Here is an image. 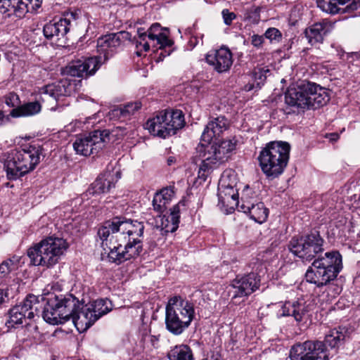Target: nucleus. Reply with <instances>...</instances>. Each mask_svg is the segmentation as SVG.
I'll list each match as a JSON object with an SVG mask.
<instances>
[{"label": "nucleus", "mask_w": 360, "mask_h": 360, "mask_svg": "<svg viewBox=\"0 0 360 360\" xmlns=\"http://www.w3.org/2000/svg\"><path fill=\"white\" fill-rule=\"evenodd\" d=\"M317 6L329 14L341 13V9L333 0H316Z\"/></svg>", "instance_id": "nucleus-41"}, {"label": "nucleus", "mask_w": 360, "mask_h": 360, "mask_svg": "<svg viewBox=\"0 0 360 360\" xmlns=\"http://www.w3.org/2000/svg\"><path fill=\"white\" fill-rule=\"evenodd\" d=\"M23 333L26 336L24 340H36L40 337L38 327L34 323H27L23 329Z\"/></svg>", "instance_id": "nucleus-43"}, {"label": "nucleus", "mask_w": 360, "mask_h": 360, "mask_svg": "<svg viewBox=\"0 0 360 360\" xmlns=\"http://www.w3.org/2000/svg\"><path fill=\"white\" fill-rule=\"evenodd\" d=\"M41 110V105L39 101L28 102L12 109L9 115L13 117L33 116Z\"/></svg>", "instance_id": "nucleus-30"}, {"label": "nucleus", "mask_w": 360, "mask_h": 360, "mask_svg": "<svg viewBox=\"0 0 360 360\" xmlns=\"http://www.w3.org/2000/svg\"><path fill=\"white\" fill-rule=\"evenodd\" d=\"M4 117V111L0 110V124H2Z\"/></svg>", "instance_id": "nucleus-55"}, {"label": "nucleus", "mask_w": 360, "mask_h": 360, "mask_svg": "<svg viewBox=\"0 0 360 360\" xmlns=\"http://www.w3.org/2000/svg\"><path fill=\"white\" fill-rule=\"evenodd\" d=\"M90 309L98 316V319L111 311L112 304L108 299H100L89 304Z\"/></svg>", "instance_id": "nucleus-34"}, {"label": "nucleus", "mask_w": 360, "mask_h": 360, "mask_svg": "<svg viewBox=\"0 0 360 360\" xmlns=\"http://www.w3.org/2000/svg\"><path fill=\"white\" fill-rule=\"evenodd\" d=\"M323 239L319 232L294 236L288 243L289 250L302 260L311 261L323 251Z\"/></svg>", "instance_id": "nucleus-11"}, {"label": "nucleus", "mask_w": 360, "mask_h": 360, "mask_svg": "<svg viewBox=\"0 0 360 360\" xmlns=\"http://www.w3.org/2000/svg\"><path fill=\"white\" fill-rule=\"evenodd\" d=\"M328 30L324 23H315L305 30V37L308 42L311 45L323 42V37L326 34Z\"/></svg>", "instance_id": "nucleus-29"}, {"label": "nucleus", "mask_w": 360, "mask_h": 360, "mask_svg": "<svg viewBox=\"0 0 360 360\" xmlns=\"http://www.w3.org/2000/svg\"><path fill=\"white\" fill-rule=\"evenodd\" d=\"M290 360H328L325 344L308 340L294 345L290 352Z\"/></svg>", "instance_id": "nucleus-13"}, {"label": "nucleus", "mask_w": 360, "mask_h": 360, "mask_svg": "<svg viewBox=\"0 0 360 360\" xmlns=\"http://www.w3.org/2000/svg\"><path fill=\"white\" fill-rule=\"evenodd\" d=\"M347 330L345 328L338 327L328 331L325 336V343L330 348L340 347L345 339Z\"/></svg>", "instance_id": "nucleus-31"}, {"label": "nucleus", "mask_w": 360, "mask_h": 360, "mask_svg": "<svg viewBox=\"0 0 360 360\" xmlns=\"http://www.w3.org/2000/svg\"><path fill=\"white\" fill-rule=\"evenodd\" d=\"M8 289L0 288V304L8 300Z\"/></svg>", "instance_id": "nucleus-49"}, {"label": "nucleus", "mask_w": 360, "mask_h": 360, "mask_svg": "<svg viewBox=\"0 0 360 360\" xmlns=\"http://www.w3.org/2000/svg\"><path fill=\"white\" fill-rule=\"evenodd\" d=\"M224 22L226 25H231L232 21L236 19V15L233 12H230L228 9H224L221 12Z\"/></svg>", "instance_id": "nucleus-47"}, {"label": "nucleus", "mask_w": 360, "mask_h": 360, "mask_svg": "<svg viewBox=\"0 0 360 360\" xmlns=\"http://www.w3.org/2000/svg\"><path fill=\"white\" fill-rule=\"evenodd\" d=\"M185 124L184 115L180 110L159 112L154 117L149 119L146 127L154 136L163 139L174 135Z\"/></svg>", "instance_id": "nucleus-10"}, {"label": "nucleus", "mask_w": 360, "mask_h": 360, "mask_svg": "<svg viewBox=\"0 0 360 360\" xmlns=\"http://www.w3.org/2000/svg\"><path fill=\"white\" fill-rule=\"evenodd\" d=\"M261 8L257 6H252L245 11V18L252 22H257L260 19Z\"/></svg>", "instance_id": "nucleus-44"}, {"label": "nucleus", "mask_w": 360, "mask_h": 360, "mask_svg": "<svg viewBox=\"0 0 360 360\" xmlns=\"http://www.w3.org/2000/svg\"><path fill=\"white\" fill-rule=\"evenodd\" d=\"M141 107V102L135 101L134 103H128L122 107L115 108L112 112L115 115L126 117L133 115L136 111L139 110Z\"/></svg>", "instance_id": "nucleus-39"}, {"label": "nucleus", "mask_w": 360, "mask_h": 360, "mask_svg": "<svg viewBox=\"0 0 360 360\" xmlns=\"http://www.w3.org/2000/svg\"><path fill=\"white\" fill-rule=\"evenodd\" d=\"M147 36L152 44V46L157 47L160 50L159 53L160 60H163L164 58L171 54L173 41L162 32L160 24H153L148 30Z\"/></svg>", "instance_id": "nucleus-18"}, {"label": "nucleus", "mask_w": 360, "mask_h": 360, "mask_svg": "<svg viewBox=\"0 0 360 360\" xmlns=\"http://www.w3.org/2000/svg\"><path fill=\"white\" fill-rule=\"evenodd\" d=\"M42 148L39 145H25L8 155L4 164L8 180L14 181L33 170L40 161Z\"/></svg>", "instance_id": "nucleus-6"}, {"label": "nucleus", "mask_w": 360, "mask_h": 360, "mask_svg": "<svg viewBox=\"0 0 360 360\" xmlns=\"http://www.w3.org/2000/svg\"><path fill=\"white\" fill-rule=\"evenodd\" d=\"M41 0H0V13L8 17L22 18L30 10L38 6Z\"/></svg>", "instance_id": "nucleus-19"}, {"label": "nucleus", "mask_w": 360, "mask_h": 360, "mask_svg": "<svg viewBox=\"0 0 360 360\" xmlns=\"http://www.w3.org/2000/svg\"><path fill=\"white\" fill-rule=\"evenodd\" d=\"M229 126V120L224 116L212 117L206 125L202 136V142H210L214 137L219 136Z\"/></svg>", "instance_id": "nucleus-24"}, {"label": "nucleus", "mask_w": 360, "mask_h": 360, "mask_svg": "<svg viewBox=\"0 0 360 360\" xmlns=\"http://www.w3.org/2000/svg\"><path fill=\"white\" fill-rule=\"evenodd\" d=\"M101 58V56H94L72 61L66 68V72L70 76L78 77L93 75L100 68Z\"/></svg>", "instance_id": "nucleus-16"}, {"label": "nucleus", "mask_w": 360, "mask_h": 360, "mask_svg": "<svg viewBox=\"0 0 360 360\" xmlns=\"http://www.w3.org/2000/svg\"><path fill=\"white\" fill-rule=\"evenodd\" d=\"M235 195V188L231 186L221 185L219 188V202L224 206H229V198Z\"/></svg>", "instance_id": "nucleus-40"}, {"label": "nucleus", "mask_w": 360, "mask_h": 360, "mask_svg": "<svg viewBox=\"0 0 360 360\" xmlns=\"http://www.w3.org/2000/svg\"><path fill=\"white\" fill-rule=\"evenodd\" d=\"M18 257H13L3 261L0 264V281L6 280L10 273L18 268Z\"/></svg>", "instance_id": "nucleus-38"}, {"label": "nucleus", "mask_w": 360, "mask_h": 360, "mask_svg": "<svg viewBox=\"0 0 360 360\" xmlns=\"http://www.w3.org/2000/svg\"><path fill=\"white\" fill-rule=\"evenodd\" d=\"M4 103L8 108H15L20 106V101L18 94L10 92L4 98Z\"/></svg>", "instance_id": "nucleus-45"}, {"label": "nucleus", "mask_w": 360, "mask_h": 360, "mask_svg": "<svg viewBox=\"0 0 360 360\" xmlns=\"http://www.w3.org/2000/svg\"><path fill=\"white\" fill-rule=\"evenodd\" d=\"M73 89L74 85L72 83L67 79H62L44 86L40 92L41 99L56 102L62 96H70Z\"/></svg>", "instance_id": "nucleus-21"}, {"label": "nucleus", "mask_w": 360, "mask_h": 360, "mask_svg": "<svg viewBox=\"0 0 360 360\" xmlns=\"http://www.w3.org/2000/svg\"><path fill=\"white\" fill-rule=\"evenodd\" d=\"M141 341L144 347L158 348L159 347L160 335L151 334L150 329L146 327L141 330Z\"/></svg>", "instance_id": "nucleus-37"}, {"label": "nucleus", "mask_w": 360, "mask_h": 360, "mask_svg": "<svg viewBox=\"0 0 360 360\" xmlns=\"http://www.w3.org/2000/svg\"><path fill=\"white\" fill-rule=\"evenodd\" d=\"M129 39L127 32L110 33L99 37L97 40L98 56H101V64L112 56L117 49L127 39Z\"/></svg>", "instance_id": "nucleus-15"}, {"label": "nucleus", "mask_w": 360, "mask_h": 360, "mask_svg": "<svg viewBox=\"0 0 360 360\" xmlns=\"http://www.w3.org/2000/svg\"><path fill=\"white\" fill-rule=\"evenodd\" d=\"M180 218V210L179 205H175L170 210V214L166 219L165 222H162L166 232H174L179 227Z\"/></svg>", "instance_id": "nucleus-33"}, {"label": "nucleus", "mask_w": 360, "mask_h": 360, "mask_svg": "<svg viewBox=\"0 0 360 360\" xmlns=\"http://www.w3.org/2000/svg\"><path fill=\"white\" fill-rule=\"evenodd\" d=\"M201 360H210V359H208V358H205V359H201Z\"/></svg>", "instance_id": "nucleus-57"}, {"label": "nucleus", "mask_w": 360, "mask_h": 360, "mask_svg": "<svg viewBox=\"0 0 360 360\" xmlns=\"http://www.w3.org/2000/svg\"><path fill=\"white\" fill-rule=\"evenodd\" d=\"M281 316H291L300 322L307 312L305 303L302 301L285 302L280 310Z\"/></svg>", "instance_id": "nucleus-26"}, {"label": "nucleus", "mask_w": 360, "mask_h": 360, "mask_svg": "<svg viewBox=\"0 0 360 360\" xmlns=\"http://www.w3.org/2000/svg\"><path fill=\"white\" fill-rule=\"evenodd\" d=\"M144 229L143 222L124 217L105 221L98 229V236L109 260L120 264L141 255Z\"/></svg>", "instance_id": "nucleus-1"}, {"label": "nucleus", "mask_w": 360, "mask_h": 360, "mask_svg": "<svg viewBox=\"0 0 360 360\" xmlns=\"http://www.w3.org/2000/svg\"><path fill=\"white\" fill-rule=\"evenodd\" d=\"M109 130H95L88 135L79 136L73 143V148L77 154L89 156L98 153L104 143L109 141Z\"/></svg>", "instance_id": "nucleus-12"}, {"label": "nucleus", "mask_w": 360, "mask_h": 360, "mask_svg": "<svg viewBox=\"0 0 360 360\" xmlns=\"http://www.w3.org/2000/svg\"><path fill=\"white\" fill-rule=\"evenodd\" d=\"M210 360H224L219 352H214L210 357Z\"/></svg>", "instance_id": "nucleus-52"}, {"label": "nucleus", "mask_w": 360, "mask_h": 360, "mask_svg": "<svg viewBox=\"0 0 360 360\" xmlns=\"http://www.w3.org/2000/svg\"><path fill=\"white\" fill-rule=\"evenodd\" d=\"M206 62L218 73L228 72L233 65V55L226 47L209 51L205 57Z\"/></svg>", "instance_id": "nucleus-17"}, {"label": "nucleus", "mask_w": 360, "mask_h": 360, "mask_svg": "<svg viewBox=\"0 0 360 360\" xmlns=\"http://www.w3.org/2000/svg\"><path fill=\"white\" fill-rule=\"evenodd\" d=\"M260 282V276L255 272L241 277L237 276L231 284L235 290L233 297H244L252 294L259 288Z\"/></svg>", "instance_id": "nucleus-20"}, {"label": "nucleus", "mask_w": 360, "mask_h": 360, "mask_svg": "<svg viewBox=\"0 0 360 360\" xmlns=\"http://www.w3.org/2000/svg\"><path fill=\"white\" fill-rule=\"evenodd\" d=\"M147 32L143 29L138 30V37L134 38V44L136 49V53L138 56H141L143 52H146L152 46L150 41H148Z\"/></svg>", "instance_id": "nucleus-35"}, {"label": "nucleus", "mask_w": 360, "mask_h": 360, "mask_svg": "<svg viewBox=\"0 0 360 360\" xmlns=\"http://www.w3.org/2000/svg\"><path fill=\"white\" fill-rule=\"evenodd\" d=\"M45 305L42 316L44 320L52 325L65 323L72 318L82 305L79 300L72 294L49 293L44 297Z\"/></svg>", "instance_id": "nucleus-4"}, {"label": "nucleus", "mask_w": 360, "mask_h": 360, "mask_svg": "<svg viewBox=\"0 0 360 360\" xmlns=\"http://www.w3.org/2000/svg\"><path fill=\"white\" fill-rule=\"evenodd\" d=\"M236 148V144L231 140H223L211 143H200L196 148L197 153L201 158L198 170V177L205 181L207 176L228 158V155Z\"/></svg>", "instance_id": "nucleus-7"}, {"label": "nucleus", "mask_w": 360, "mask_h": 360, "mask_svg": "<svg viewBox=\"0 0 360 360\" xmlns=\"http://www.w3.org/2000/svg\"><path fill=\"white\" fill-rule=\"evenodd\" d=\"M270 70L267 66H257L252 72V78L254 80V84L251 85L248 90L250 91L253 89L255 84L257 88H260L261 85H263L266 77L267 74L269 73Z\"/></svg>", "instance_id": "nucleus-36"}, {"label": "nucleus", "mask_w": 360, "mask_h": 360, "mask_svg": "<svg viewBox=\"0 0 360 360\" xmlns=\"http://www.w3.org/2000/svg\"><path fill=\"white\" fill-rule=\"evenodd\" d=\"M336 5H347L345 8H340L341 13H352L360 8V0H333Z\"/></svg>", "instance_id": "nucleus-42"}, {"label": "nucleus", "mask_w": 360, "mask_h": 360, "mask_svg": "<svg viewBox=\"0 0 360 360\" xmlns=\"http://www.w3.org/2000/svg\"><path fill=\"white\" fill-rule=\"evenodd\" d=\"M68 247L65 240L48 237L29 248L27 256L33 265L51 268L58 263Z\"/></svg>", "instance_id": "nucleus-9"}, {"label": "nucleus", "mask_w": 360, "mask_h": 360, "mask_svg": "<svg viewBox=\"0 0 360 360\" xmlns=\"http://www.w3.org/2000/svg\"><path fill=\"white\" fill-rule=\"evenodd\" d=\"M167 162L168 165H172L175 162V158L174 157H169Z\"/></svg>", "instance_id": "nucleus-53"}, {"label": "nucleus", "mask_w": 360, "mask_h": 360, "mask_svg": "<svg viewBox=\"0 0 360 360\" xmlns=\"http://www.w3.org/2000/svg\"><path fill=\"white\" fill-rule=\"evenodd\" d=\"M245 195L241 197L242 205L240 209L242 211L248 214L250 218L255 221L262 224L266 221L269 214V210L264 206L262 202L254 203L252 200H245Z\"/></svg>", "instance_id": "nucleus-25"}, {"label": "nucleus", "mask_w": 360, "mask_h": 360, "mask_svg": "<svg viewBox=\"0 0 360 360\" xmlns=\"http://www.w3.org/2000/svg\"><path fill=\"white\" fill-rule=\"evenodd\" d=\"M329 96L326 89L309 82L303 81L295 86H290L285 93L283 111L285 114L295 112L294 108L316 109L326 105Z\"/></svg>", "instance_id": "nucleus-3"}, {"label": "nucleus", "mask_w": 360, "mask_h": 360, "mask_svg": "<svg viewBox=\"0 0 360 360\" xmlns=\"http://www.w3.org/2000/svg\"><path fill=\"white\" fill-rule=\"evenodd\" d=\"M238 205V195L237 189L235 188V195L229 198V206L233 207Z\"/></svg>", "instance_id": "nucleus-50"}, {"label": "nucleus", "mask_w": 360, "mask_h": 360, "mask_svg": "<svg viewBox=\"0 0 360 360\" xmlns=\"http://www.w3.org/2000/svg\"><path fill=\"white\" fill-rule=\"evenodd\" d=\"M82 305L75 313L72 320L79 333L87 330L98 319V316L90 309L89 304Z\"/></svg>", "instance_id": "nucleus-23"}, {"label": "nucleus", "mask_w": 360, "mask_h": 360, "mask_svg": "<svg viewBox=\"0 0 360 360\" xmlns=\"http://www.w3.org/2000/svg\"><path fill=\"white\" fill-rule=\"evenodd\" d=\"M195 317L194 305L179 296L170 298L166 306V329L174 335L182 334Z\"/></svg>", "instance_id": "nucleus-8"}, {"label": "nucleus", "mask_w": 360, "mask_h": 360, "mask_svg": "<svg viewBox=\"0 0 360 360\" xmlns=\"http://www.w3.org/2000/svg\"><path fill=\"white\" fill-rule=\"evenodd\" d=\"M70 20L60 18L59 20L51 21L46 23L43 28V33L46 39L58 43L60 41L64 42L66 34L70 29Z\"/></svg>", "instance_id": "nucleus-22"}, {"label": "nucleus", "mask_w": 360, "mask_h": 360, "mask_svg": "<svg viewBox=\"0 0 360 360\" xmlns=\"http://www.w3.org/2000/svg\"><path fill=\"white\" fill-rule=\"evenodd\" d=\"M174 196V190L173 186L164 188L159 192H157L153 200L154 210L159 214L163 213Z\"/></svg>", "instance_id": "nucleus-27"}, {"label": "nucleus", "mask_w": 360, "mask_h": 360, "mask_svg": "<svg viewBox=\"0 0 360 360\" xmlns=\"http://www.w3.org/2000/svg\"><path fill=\"white\" fill-rule=\"evenodd\" d=\"M342 268V256L338 251L326 252L315 259L305 274L306 281L317 287L327 285L328 295L334 298L342 291L339 285L331 283Z\"/></svg>", "instance_id": "nucleus-2"}, {"label": "nucleus", "mask_w": 360, "mask_h": 360, "mask_svg": "<svg viewBox=\"0 0 360 360\" xmlns=\"http://www.w3.org/2000/svg\"><path fill=\"white\" fill-rule=\"evenodd\" d=\"M252 190L250 188L249 186H245L244 190L243 191L242 196L245 193V198L244 200H252L250 196V194H252Z\"/></svg>", "instance_id": "nucleus-51"}, {"label": "nucleus", "mask_w": 360, "mask_h": 360, "mask_svg": "<svg viewBox=\"0 0 360 360\" xmlns=\"http://www.w3.org/2000/svg\"><path fill=\"white\" fill-rule=\"evenodd\" d=\"M339 136L337 134H330V139L331 141H336L338 139Z\"/></svg>", "instance_id": "nucleus-54"}, {"label": "nucleus", "mask_w": 360, "mask_h": 360, "mask_svg": "<svg viewBox=\"0 0 360 360\" xmlns=\"http://www.w3.org/2000/svg\"><path fill=\"white\" fill-rule=\"evenodd\" d=\"M169 360H194L191 349L186 345H176L168 352Z\"/></svg>", "instance_id": "nucleus-32"}, {"label": "nucleus", "mask_w": 360, "mask_h": 360, "mask_svg": "<svg viewBox=\"0 0 360 360\" xmlns=\"http://www.w3.org/2000/svg\"><path fill=\"white\" fill-rule=\"evenodd\" d=\"M114 184L110 179L98 177L88 190L82 195V199H88L90 195H100L108 192Z\"/></svg>", "instance_id": "nucleus-28"}, {"label": "nucleus", "mask_w": 360, "mask_h": 360, "mask_svg": "<svg viewBox=\"0 0 360 360\" xmlns=\"http://www.w3.org/2000/svg\"><path fill=\"white\" fill-rule=\"evenodd\" d=\"M80 21H81L82 22H84V24H86V23H88V22H89V20H88L86 18H81V19H80Z\"/></svg>", "instance_id": "nucleus-56"}, {"label": "nucleus", "mask_w": 360, "mask_h": 360, "mask_svg": "<svg viewBox=\"0 0 360 360\" xmlns=\"http://www.w3.org/2000/svg\"><path fill=\"white\" fill-rule=\"evenodd\" d=\"M290 145L285 141H272L260 151L259 166L267 178L274 179L281 175L288 165Z\"/></svg>", "instance_id": "nucleus-5"}, {"label": "nucleus", "mask_w": 360, "mask_h": 360, "mask_svg": "<svg viewBox=\"0 0 360 360\" xmlns=\"http://www.w3.org/2000/svg\"><path fill=\"white\" fill-rule=\"evenodd\" d=\"M264 37L262 35L253 34L251 37V44L257 49L262 48L264 43Z\"/></svg>", "instance_id": "nucleus-48"}, {"label": "nucleus", "mask_w": 360, "mask_h": 360, "mask_svg": "<svg viewBox=\"0 0 360 360\" xmlns=\"http://www.w3.org/2000/svg\"><path fill=\"white\" fill-rule=\"evenodd\" d=\"M264 37L265 38L269 39L271 41H279L282 38V34L277 28L270 27L266 30Z\"/></svg>", "instance_id": "nucleus-46"}, {"label": "nucleus", "mask_w": 360, "mask_h": 360, "mask_svg": "<svg viewBox=\"0 0 360 360\" xmlns=\"http://www.w3.org/2000/svg\"><path fill=\"white\" fill-rule=\"evenodd\" d=\"M37 298L33 295H29L20 304L11 308L8 314L6 326L8 328H18L22 325L26 318L32 319L34 316V309L37 311Z\"/></svg>", "instance_id": "nucleus-14"}]
</instances>
